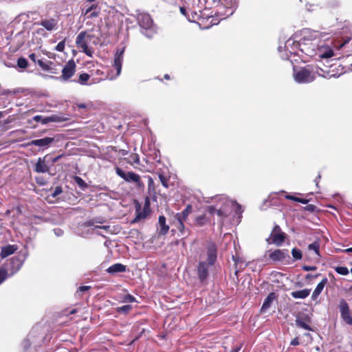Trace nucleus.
I'll list each match as a JSON object with an SVG mask.
<instances>
[{
  "label": "nucleus",
  "mask_w": 352,
  "mask_h": 352,
  "mask_svg": "<svg viewBox=\"0 0 352 352\" xmlns=\"http://www.w3.org/2000/svg\"><path fill=\"white\" fill-rule=\"evenodd\" d=\"M217 203L215 205L209 206L208 207V212L212 214H217L220 218H225L230 214V208L236 206L239 209L241 206L236 201L228 199L226 197H217Z\"/></svg>",
  "instance_id": "obj_1"
},
{
  "label": "nucleus",
  "mask_w": 352,
  "mask_h": 352,
  "mask_svg": "<svg viewBox=\"0 0 352 352\" xmlns=\"http://www.w3.org/2000/svg\"><path fill=\"white\" fill-rule=\"evenodd\" d=\"M326 34L324 32H318L317 31L311 30L310 29H303L300 31V53L305 55L304 47H310L311 46H317L318 40L324 37Z\"/></svg>",
  "instance_id": "obj_2"
},
{
  "label": "nucleus",
  "mask_w": 352,
  "mask_h": 352,
  "mask_svg": "<svg viewBox=\"0 0 352 352\" xmlns=\"http://www.w3.org/2000/svg\"><path fill=\"white\" fill-rule=\"evenodd\" d=\"M305 56L308 57H318L319 58H328L333 56L334 53L332 49L324 42L318 40L317 46H311L307 47L302 45Z\"/></svg>",
  "instance_id": "obj_3"
},
{
  "label": "nucleus",
  "mask_w": 352,
  "mask_h": 352,
  "mask_svg": "<svg viewBox=\"0 0 352 352\" xmlns=\"http://www.w3.org/2000/svg\"><path fill=\"white\" fill-rule=\"evenodd\" d=\"M320 72H323L320 68L316 71L311 70L308 67H294V78L298 83H309L314 80L316 78V73L320 76L325 77Z\"/></svg>",
  "instance_id": "obj_4"
},
{
  "label": "nucleus",
  "mask_w": 352,
  "mask_h": 352,
  "mask_svg": "<svg viewBox=\"0 0 352 352\" xmlns=\"http://www.w3.org/2000/svg\"><path fill=\"white\" fill-rule=\"evenodd\" d=\"M138 24L142 29V32L148 38H151L156 32V29L150 15L147 13H140L137 18Z\"/></svg>",
  "instance_id": "obj_5"
},
{
  "label": "nucleus",
  "mask_w": 352,
  "mask_h": 352,
  "mask_svg": "<svg viewBox=\"0 0 352 352\" xmlns=\"http://www.w3.org/2000/svg\"><path fill=\"white\" fill-rule=\"evenodd\" d=\"M94 35L88 34L85 31L80 32L76 36V44L78 49H80L87 56L92 57L94 50L88 47V43Z\"/></svg>",
  "instance_id": "obj_6"
},
{
  "label": "nucleus",
  "mask_w": 352,
  "mask_h": 352,
  "mask_svg": "<svg viewBox=\"0 0 352 352\" xmlns=\"http://www.w3.org/2000/svg\"><path fill=\"white\" fill-rule=\"evenodd\" d=\"M285 237L286 235L282 232L280 227L275 225L266 241L268 244H275L276 246H280L284 243Z\"/></svg>",
  "instance_id": "obj_7"
},
{
  "label": "nucleus",
  "mask_w": 352,
  "mask_h": 352,
  "mask_svg": "<svg viewBox=\"0 0 352 352\" xmlns=\"http://www.w3.org/2000/svg\"><path fill=\"white\" fill-rule=\"evenodd\" d=\"M116 173L126 182L135 184L138 186H141L142 185L140 176L134 172H125L122 169L117 167Z\"/></svg>",
  "instance_id": "obj_8"
},
{
  "label": "nucleus",
  "mask_w": 352,
  "mask_h": 352,
  "mask_svg": "<svg viewBox=\"0 0 352 352\" xmlns=\"http://www.w3.org/2000/svg\"><path fill=\"white\" fill-rule=\"evenodd\" d=\"M296 35L287 40L285 44V49L290 54L301 56L300 51V39L296 40Z\"/></svg>",
  "instance_id": "obj_9"
},
{
  "label": "nucleus",
  "mask_w": 352,
  "mask_h": 352,
  "mask_svg": "<svg viewBox=\"0 0 352 352\" xmlns=\"http://www.w3.org/2000/svg\"><path fill=\"white\" fill-rule=\"evenodd\" d=\"M76 67V63L73 60L68 61L62 69L60 79L63 81H67L75 74Z\"/></svg>",
  "instance_id": "obj_10"
},
{
  "label": "nucleus",
  "mask_w": 352,
  "mask_h": 352,
  "mask_svg": "<svg viewBox=\"0 0 352 352\" xmlns=\"http://www.w3.org/2000/svg\"><path fill=\"white\" fill-rule=\"evenodd\" d=\"M269 252V258L274 262H283L290 258L287 250L276 249Z\"/></svg>",
  "instance_id": "obj_11"
},
{
  "label": "nucleus",
  "mask_w": 352,
  "mask_h": 352,
  "mask_svg": "<svg viewBox=\"0 0 352 352\" xmlns=\"http://www.w3.org/2000/svg\"><path fill=\"white\" fill-rule=\"evenodd\" d=\"M206 262L214 265L217 256V247L212 241H208L206 245Z\"/></svg>",
  "instance_id": "obj_12"
},
{
  "label": "nucleus",
  "mask_w": 352,
  "mask_h": 352,
  "mask_svg": "<svg viewBox=\"0 0 352 352\" xmlns=\"http://www.w3.org/2000/svg\"><path fill=\"white\" fill-rule=\"evenodd\" d=\"M49 162V155L43 157H39L34 165V170L38 173H49L50 166L47 164Z\"/></svg>",
  "instance_id": "obj_13"
},
{
  "label": "nucleus",
  "mask_w": 352,
  "mask_h": 352,
  "mask_svg": "<svg viewBox=\"0 0 352 352\" xmlns=\"http://www.w3.org/2000/svg\"><path fill=\"white\" fill-rule=\"evenodd\" d=\"M339 309L342 320L348 324L352 325V317L350 315V309L348 303L345 300L340 301Z\"/></svg>",
  "instance_id": "obj_14"
},
{
  "label": "nucleus",
  "mask_w": 352,
  "mask_h": 352,
  "mask_svg": "<svg viewBox=\"0 0 352 352\" xmlns=\"http://www.w3.org/2000/svg\"><path fill=\"white\" fill-rule=\"evenodd\" d=\"M212 265L209 264V263L204 261H200L198 263L197 276L200 282L204 283L207 280L208 277L209 268Z\"/></svg>",
  "instance_id": "obj_15"
},
{
  "label": "nucleus",
  "mask_w": 352,
  "mask_h": 352,
  "mask_svg": "<svg viewBox=\"0 0 352 352\" xmlns=\"http://www.w3.org/2000/svg\"><path fill=\"white\" fill-rule=\"evenodd\" d=\"M150 212L149 203L146 202L143 208H141L140 206H136L135 214L136 216L133 221V223L138 222L142 219H144Z\"/></svg>",
  "instance_id": "obj_16"
},
{
  "label": "nucleus",
  "mask_w": 352,
  "mask_h": 352,
  "mask_svg": "<svg viewBox=\"0 0 352 352\" xmlns=\"http://www.w3.org/2000/svg\"><path fill=\"white\" fill-rule=\"evenodd\" d=\"M124 52V48H122L120 50H118L115 54L113 67L116 69V77L121 73Z\"/></svg>",
  "instance_id": "obj_17"
},
{
  "label": "nucleus",
  "mask_w": 352,
  "mask_h": 352,
  "mask_svg": "<svg viewBox=\"0 0 352 352\" xmlns=\"http://www.w3.org/2000/svg\"><path fill=\"white\" fill-rule=\"evenodd\" d=\"M32 120L37 122H40L43 124H46L49 122H59L63 120V119L57 115H52L48 117L36 115L32 118Z\"/></svg>",
  "instance_id": "obj_18"
},
{
  "label": "nucleus",
  "mask_w": 352,
  "mask_h": 352,
  "mask_svg": "<svg viewBox=\"0 0 352 352\" xmlns=\"http://www.w3.org/2000/svg\"><path fill=\"white\" fill-rule=\"evenodd\" d=\"M186 220L187 219L182 216L181 212L176 213L173 217L174 225L183 235L185 234L184 222H186Z\"/></svg>",
  "instance_id": "obj_19"
},
{
  "label": "nucleus",
  "mask_w": 352,
  "mask_h": 352,
  "mask_svg": "<svg viewBox=\"0 0 352 352\" xmlns=\"http://www.w3.org/2000/svg\"><path fill=\"white\" fill-rule=\"evenodd\" d=\"M54 139L50 137H45L41 139L33 140L28 143L29 146H36L42 148H47L53 142Z\"/></svg>",
  "instance_id": "obj_20"
},
{
  "label": "nucleus",
  "mask_w": 352,
  "mask_h": 352,
  "mask_svg": "<svg viewBox=\"0 0 352 352\" xmlns=\"http://www.w3.org/2000/svg\"><path fill=\"white\" fill-rule=\"evenodd\" d=\"M39 25H41L47 31L51 32L57 29L58 20L53 18L49 19H43L40 21Z\"/></svg>",
  "instance_id": "obj_21"
},
{
  "label": "nucleus",
  "mask_w": 352,
  "mask_h": 352,
  "mask_svg": "<svg viewBox=\"0 0 352 352\" xmlns=\"http://www.w3.org/2000/svg\"><path fill=\"white\" fill-rule=\"evenodd\" d=\"M87 226L93 227V230H98L96 233L98 235L104 236V232L108 233L110 232V226H95L94 220L88 221L86 222Z\"/></svg>",
  "instance_id": "obj_22"
},
{
  "label": "nucleus",
  "mask_w": 352,
  "mask_h": 352,
  "mask_svg": "<svg viewBox=\"0 0 352 352\" xmlns=\"http://www.w3.org/2000/svg\"><path fill=\"white\" fill-rule=\"evenodd\" d=\"M10 264L11 274H14L21 269L23 264V260L21 259L19 257H12Z\"/></svg>",
  "instance_id": "obj_23"
},
{
  "label": "nucleus",
  "mask_w": 352,
  "mask_h": 352,
  "mask_svg": "<svg viewBox=\"0 0 352 352\" xmlns=\"http://www.w3.org/2000/svg\"><path fill=\"white\" fill-rule=\"evenodd\" d=\"M90 76L88 74L83 73L79 75L78 80H74V82H78L82 85H90L94 83L99 82V80L92 79L91 82H88Z\"/></svg>",
  "instance_id": "obj_24"
},
{
  "label": "nucleus",
  "mask_w": 352,
  "mask_h": 352,
  "mask_svg": "<svg viewBox=\"0 0 352 352\" xmlns=\"http://www.w3.org/2000/svg\"><path fill=\"white\" fill-rule=\"evenodd\" d=\"M18 249L16 245H8L1 248L0 256L1 258L8 257V256L14 254Z\"/></svg>",
  "instance_id": "obj_25"
},
{
  "label": "nucleus",
  "mask_w": 352,
  "mask_h": 352,
  "mask_svg": "<svg viewBox=\"0 0 352 352\" xmlns=\"http://www.w3.org/2000/svg\"><path fill=\"white\" fill-rule=\"evenodd\" d=\"M328 283V280L327 278H324L316 286V287L315 288L313 294H312V296H311V298L313 300H316L317 298V297L321 294V292H322L324 287H325V285L327 284Z\"/></svg>",
  "instance_id": "obj_26"
},
{
  "label": "nucleus",
  "mask_w": 352,
  "mask_h": 352,
  "mask_svg": "<svg viewBox=\"0 0 352 352\" xmlns=\"http://www.w3.org/2000/svg\"><path fill=\"white\" fill-rule=\"evenodd\" d=\"M309 318L307 317L302 318L300 316H298L296 318V324L302 329L308 330V331H312L311 327L307 324V322H309Z\"/></svg>",
  "instance_id": "obj_27"
},
{
  "label": "nucleus",
  "mask_w": 352,
  "mask_h": 352,
  "mask_svg": "<svg viewBox=\"0 0 352 352\" xmlns=\"http://www.w3.org/2000/svg\"><path fill=\"white\" fill-rule=\"evenodd\" d=\"M159 224V234L165 235L169 230V226L166 224V218L164 216H160L158 220Z\"/></svg>",
  "instance_id": "obj_28"
},
{
  "label": "nucleus",
  "mask_w": 352,
  "mask_h": 352,
  "mask_svg": "<svg viewBox=\"0 0 352 352\" xmlns=\"http://www.w3.org/2000/svg\"><path fill=\"white\" fill-rule=\"evenodd\" d=\"M126 271V266L122 263H116L111 265L107 270V272L111 274H115L119 272H124Z\"/></svg>",
  "instance_id": "obj_29"
},
{
  "label": "nucleus",
  "mask_w": 352,
  "mask_h": 352,
  "mask_svg": "<svg viewBox=\"0 0 352 352\" xmlns=\"http://www.w3.org/2000/svg\"><path fill=\"white\" fill-rule=\"evenodd\" d=\"M276 296L274 293H270L267 296V298L264 300L263 305L261 307V311L264 312L265 310L269 309L271 307V305L273 300L275 299Z\"/></svg>",
  "instance_id": "obj_30"
},
{
  "label": "nucleus",
  "mask_w": 352,
  "mask_h": 352,
  "mask_svg": "<svg viewBox=\"0 0 352 352\" xmlns=\"http://www.w3.org/2000/svg\"><path fill=\"white\" fill-rule=\"evenodd\" d=\"M310 294V289H304L302 290L294 291L291 293V295L294 298L304 299L307 298Z\"/></svg>",
  "instance_id": "obj_31"
},
{
  "label": "nucleus",
  "mask_w": 352,
  "mask_h": 352,
  "mask_svg": "<svg viewBox=\"0 0 352 352\" xmlns=\"http://www.w3.org/2000/svg\"><path fill=\"white\" fill-rule=\"evenodd\" d=\"M209 223V219L205 215H199L195 218V225L198 227H202Z\"/></svg>",
  "instance_id": "obj_32"
},
{
  "label": "nucleus",
  "mask_w": 352,
  "mask_h": 352,
  "mask_svg": "<svg viewBox=\"0 0 352 352\" xmlns=\"http://www.w3.org/2000/svg\"><path fill=\"white\" fill-rule=\"evenodd\" d=\"M74 179L76 184L81 188V190H84L88 187L87 183L81 177L75 176Z\"/></svg>",
  "instance_id": "obj_33"
},
{
  "label": "nucleus",
  "mask_w": 352,
  "mask_h": 352,
  "mask_svg": "<svg viewBox=\"0 0 352 352\" xmlns=\"http://www.w3.org/2000/svg\"><path fill=\"white\" fill-rule=\"evenodd\" d=\"M334 269L336 272L340 275L346 276L349 273V271L346 267L338 266L334 267Z\"/></svg>",
  "instance_id": "obj_34"
},
{
  "label": "nucleus",
  "mask_w": 352,
  "mask_h": 352,
  "mask_svg": "<svg viewBox=\"0 0 352 352\" xmlns=\"http://www.w3.org/2000/svg\"><path fill=\"white\" fill-rule=\"evenodd\" d=\"M292 254L294 260H300L302 257L301 250L297 248L292 249Z\"/></svg>",
  "instance_id": "obj_35"
},
{
  "label": "nucleus",
  "mask_w": 352,
  "mask_h": 352,
  "mask_svg": "<svg viewBox=\"0 0 352 352\" xmlns=\"http://www.w3.org/2000/svg\"><path fill=\"white\" fill-rule=\"evenodd\" d=\"M309 250H313L316 254L319 255L320 244L318 241H314L308 246Z\"/></svg>",
  "instance_id": "obj_36"
},
{
  "label": "nucleus",
  "mask_w": 352,
  "mask_h": 352,
  "mask_svg": "<svg viewBox=\"0 0 352 352\" xmlns=\"http://www.w3.org/2000/svg\"><path fill=\"white\" fill-rule=\"evenodd\" d=\"M132 309V306L130 305H126L122 307H119L116 309L118 313L127 314Z\"/></svg>",
  "instance_id": "obj_37"
},
{
  "label": "nucleus",
  "mask_w": 352,
  "mask_h": 352,
  "mask_svg": "<svg viewBox=\"0 0 352 352\" xmlns=\"http://www.w3.org/2000/svg\"><path fill=\"white\" fill-rule=\"evenodd\" d=\"M17 65L20 68L25 69L28 65V60L25 58L21 57L17 60Z\"/></svg>",
  "instance_id": "obj_38"
},
{
  "label": "nucleus",
  "mask_w": 352,
  "mask_h": 352,
  "mask_svg": "<svg viewBox=\"0 0 352 352\" xmlns=\"http://www.w3.org/2000/svg\"><path fill=\"white\" fill-rule=\"evenodd\" d=\"M192 207L191 205L188 204L186 206L185 209L181 212L182 215L188 219L189 214L192 212Z\"/></svg>",
  "instance_id": "obj_39"
},
{
  "label": "nucleus",
  "mask_w": 352,
  "mask_h": 352,
  "mask_svg": "<svg viewBox=\"0 0 352 352\" xmlns=\"http://www.w3.org/2000/svg\"><path fill=\"white\" fill-rule=\"evenodd\" d=\"M180 12L186 17V19L190 22H194L195 21V17L193 16L192 19L190 18V14L187 12L186 8L184 7H180L179 8Z\"/></svg>",
  "instance_id": "obj_40"
},
{
  "label": "nucleus",
  "mask_w": 352,
  "mask_h": 352,
  "mask_svg": "<svg viewBox=\"0 0 352 352\" xmlns=\"http://www.w3.org/2000/svg\"><path fill=\"white\" fill-rule=\"evenodd\" d=\"M32 344V342L30 341V336L29 335L27 338H25L23 342H22V346H23V349L25 351V350H28L30 345Z\"/></svg>",
  "instance_id": "obj_41"
},
{
  "label": "nucleus",
  "mask_w": 352,
  "mask_h": 352,
  "mask_svg": "<svg viewBox=\"0 0 352 352\" xmlns=\"http://www.w3.org/2000/svg\"><path fill=\"white\" fill-rule=\"evenodd\" d=\"M63 192V188L61 186H56L54 189V190L51 193L50 196H51L52 198H56L58 195L61 194Z\"/></svg>",
  "instance_id": "obj_42"
},
{
  "label": "nucleus",
  "mask_w": 352,
  "mask_h": 352,
  "mask_svg": "<svg viewBox=\"0 0 352 352\" xmlns=\"http://www.w3.org/2000/svg\"><path fill=\"white\" fill-rule=\"evenodd\" d=\"M8 271L5 269H0V285L7 278Z\"/></svg>",
  "instance_id": "obj_43"
},
{
  "label": "nucleus",
  "mask_w": 352,
  "mask_h": 352,
  "mask_svg": "<svg viewBox=\"0 0 352 352\" xmlns=\"http://www.w3.org/2000/svg\"><path fill=\"white\" fill-rule=\"evenodd\" d=\"M122 301L124 302H135L136 300H135V298L131 295V294H126V295H124L123 298H122Z\"/></svg>",
  "instance_id": "obj_44"
},
{
  "label": "nucleus",
  "mask_w": 352,
  "mask_h": 352,
  "mask_svg": "<svg viewBox=\"0 0 352 352\" xmlns=\"http://www.w3.org/2000/svg\"><path fill=\"white\" fill-rule=\"evenodd\" d=\"M65 46V41L59 42L55 47V50L58 52H63Z\"/></svg>",
  "instance_id": "obj_45"
},
{
  "label": "nucleus",
  "mask_w": 352,
  "mask_h": 352,
  "mask_svg": "<svg viewBox=\"0 0 352 352\" xmlns=\"http://www.w3.org/2000/svg\"><path fill=\"white\" fill-rule=\"evenodd\" d=\"M159 179H160L162 184L163 185V186H164L165 188H167L168 187L167 178L165 176H164L163 175L160 174Z\"/></svg>",
  "instance_id": "obj_46"
},
{
  "label": "nucleus",
  "mask_w": 352,
  "mask_h": 352,
  "mask_svg": "<svg viewBox=\"0 0 352 352\" xmlns=\"http://www.w3.org/2000/svg\"><path fill=\"white\" fill-rule=\"evenodd\" d=\"M63 155H62V154H61V155H58V156H56V157H50L49 156V162H51V164H52H52H54L56 163L57 162H58V160H59L60 158H62V157H63Z\"/></svg>",
  "instance_id": "obj_47"
},
{
  "label": "nucleus",
  "mask_w": 352,
  "mask_h": 352,
  "mask_svg": "<svg viewBox=\"0 0 352 352\" xmlns=\"http://www.w3.org/2000/svg\"><path fill=\"white\" fill-rule=\"evenodd\" d=\"M37 63L43 69L46 71L49 70L50 67L47 64H45L43 60H38Z\"/></svg>",
  "instance_id": "obj_48"
},
{
  "label": "nucleus",
  "mask_w": 352,
  "mask_h": 352,
  "mask_svg": "<svg viewBox=\"0 0 352 352\" xmlns=\"http://www.w3.org/2000/svg\"><path fill=\"white\" fill-rule=\"evenodd\" d=\"M304 209L307 211H309V212H314L316 209V206H314V204H308L307 205Z\"/></svg>",
  "instance_id": "obj_49"
},
{
  "label": "nucleus",
  "mask_w": 352,
  "mask_h": 352,
  "mask_svg": "<svg viewBox=\"0 0 352 352\" xmlns=\"http://www.w3.org/2000/svg\"><path fill=\"white\" fill-rule=\"evenodd\" d=\"M302 270L306 272L315 271L317 270V267L316 266L304 265Z\"/></svg>",
  "instance_id": "obj_50"
},
{
  "label": "nucleus",
  "mask_w": 352,
  "mask_h": 352,
  "mask_svg": "<svg viewBox=\"0 0 352 352\" xmlns=\"http://www.w3.org/2000/svg\"><path fill=\"white\" fill-rule=\"evenodd\" d=\"M54 232L57 236H61L63 234V230L60 228H55L54 229Z\"/></svg>",
  "instance_id": "obj_51"
},
{
  "label": "nucleus",
  "mask_w": 352,
  "mask_h": 352,
  "mask_svg": "<svg viewBox=\"0 0 352 352\" xmlns=\"http://www.w3.org/2000/svg\"><path fill=\"white\" fill-rule=\"evenodd\" d=\"M90 288H91L90 286H80L78 288V290L77 291V292H82H82L88 291Z\"/></svg>",
  "instance_id": "obj_52"
},
{
  "label": "nucleus",
  "mask_w": 352,
  "mask_h": 352,
  "mask_svg": "<svg viewBox=\"0 0 352 352\" xmlns=\"http://www.w3.org/2000/svg\"><path fill=\"white\" fill-rule=\"evenodd\" d=\"M96 8V5H92L90 7H89L88 8H87L85 12H83L84 15H87V14H89L93 9H95Z\"/></svg>",
  "instance_id": "obj_53"
},
{
  "label": "nucleus",
  "mask_w": 352,
  "mask_h": 352,
  "mask_svg": "<svg viewBox=\"0 0 352 352\" xmlns=\"http://www.w3.org/2000/svg\"><path fill=\"white\" fill-rule=\"evenodd\" d=\"M285 198L287 199L292 200V201H296V202L298 201V197L293 196V195H287L285 196Z\"/></svg>",
  "instance_id": "obj_54"
},
{
  "label": "nucleus",
  "mask_w": 352,
  "mask_h": 352,
  "mask_svg": "<svg viewBox=\"0 0 352 352\" xmlns=\"http://www.w3.org/2000/svg\"><path fill=\"white\" fill-rule=\"evenodd\" d=\"M291 345H293V346H297L299 344V341H298V338H294L292 341H291V343H290Z\"/></svg>",
  "instance_id": "obj_55"
},
{
  "label": "nucleus",
  "mask_w": 352,
  "mask_h": 352,
  "mask_svg": "<svg viewBox=\"0 0 352 352\" xmlns=\"http://www.w3.org/2000/svg\"><path fill=\"white\" fill-rule=\"evenodd\" d=\"M29 58L34 62V63H37V60H36V56L35 54L34 53H32L29 55Z\"/></svg>",
  "instance_id": "obj_56"
},
{
  "label": "nucleus",
  "mask_w": 352,
  "mask_h": 352,
  "mask_svg": "<svg viewBox=\"0 0 352 352\" xmlns=\"http://www.w3.org/2000/svg\"><path fill=\"white\" fill-rule=\"evenodd\" d=\"M297 202H299V203H301V204H307L309 202V199H302V198H299L298 197Z\"/></svg>",
  "instance_id": "obj_57"
},
{
  "label": "nucleus",
  "mask_w": 352,
  "mask_h": 352,
  "mask_svg": "<svg viewBox=\"0 0 352 352\" xmlns=\"http://www.w3.org/2000/svg\"><path fill=\"white\" fill-rule=\"evenodd\" d=\"M241 349V345L235 346L233 348L230 352H239Z\"/></svg>",
  "instance_id": "obj_58"
},
{
  "label": "nucleus",
  "mask_w": 352,
  "mask_h": 352,
  "mask_svg": "<svg viewBox=\"0 0 352 352\" xmlns=\"http://www.w3.org/2000/svg\"><path fill=\"white\" fill-rule=\"evenodd\" d=\"M320 177H321V175H320V174H319L318 175V177L315 179V182H316V185L317 187H318L319 179H320Z\"/></svg>",
  "instance_id": "obj_59"
},
{
  "label": "nucleus",
  "mask_w": 352,
  "mask_h": 352,
  "mask_svg": "<svg viewBox=\"0 0 352 352\" xmlns=\"http://www.w3.org/2000/svg\"><path fill=\"white\" fill-rule=\"evenodd\" d=\"M281 58H282L283 59H285V60L288 59V58H289V54H288V53L282 54H281Z\"/></svg>",
  "instance_id": "obj_60"
},
{
  "label": "nucleus",
  "mask_w": 352,
  "mask_h": 352,
  "mask_svg": "<svg viewBox=\"0 0 352 352\" xmlns=\"http://www.w3.org/2000/svg\"><path fill=\"white\" fill-rule=\"evenodd\" d=\"M98 16V12H91V13L90 14V15H89V18H94V17H96V16Z\"/></svg>",
  "instance_id": "obj_61"
},
{
  "label": "nucleus",
  "mask_w": 352,
  "mask_h": 352,
  "mask_svg": "<svg viewBox=\"0 0 352 352\" xmlns=\"http://www.w3.org/2000/svg\"><path fill=\"white\" fill-rule=\"evenodd\" d=\"M190 18L192 19V17L194 16L195 20L197 19V14L196 12H191V14L190 15Z\"/></svg>",
  "instance_id": "obj_62"
},
{
  "label": "nucleus",
  "mask_w": 352,
  "mask_h": 352,
  "mask_svg": "<svg viewBox=\"0 0 352 352\" xmlns=\"http://www.w3.org/2000/svg\"><path fill=\"white\" fill-rule=\"evenodd\" d=\"M343 252H346V253L352 252V248H349L345 249V250H343Z\"/></svg>",
  "instance_id": "obj_63"
},
{
  "label": "nucleus",
  "mask_w": 352,
  "mask_h": 352,
  "mask_svg": "<svg viewBox=\"0 0 352 352\" xmlns=\"http://www.w3.org/2000/svg\"><path fill=\"white\" fill-rule=\"evenodd\" d=\"M78 107L85 109V108H86V105L85 104H78Z\"/></svg>",
  "instance_id": "obj_64"
}]
</instances>
